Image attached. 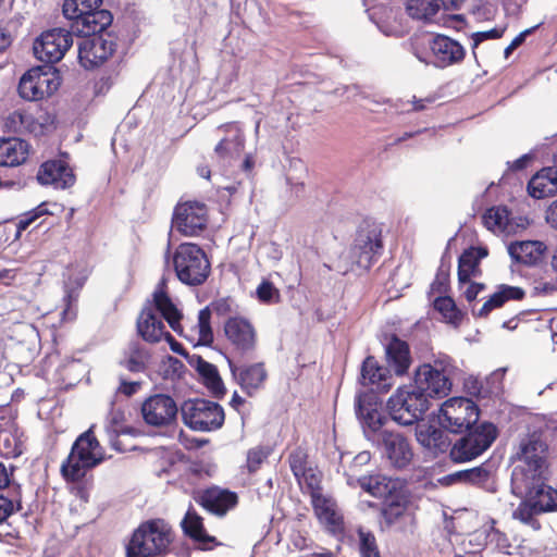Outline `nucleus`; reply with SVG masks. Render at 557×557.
Returning a JSON list of instances; mask_svg holds the SVG:
<instances>
[{
  "mask_svg": "<svg viewBox=\"0 0 557 557\" xmlns=\"http://www.w3.org/2000/svg\"><path fill=\"white\" fill-rule=\"evenodd\" d=\"M502 35H503V30H499L497 28H493V29L487 30V32L474 33L472 35L473 48H476L482 41H484L486 39H497V38H500Z\"/></svg>",
  "mask_w": 557,
  "mask_h": 557,
  "instance_id": "obj_61",
  "label": "nucleus"
},
{
  "mask_svg": "<svg viewBox=\"0 0 557 557\" xmlns=\"http://www.w3.org/2000/svg\"><path fill=\"white\" fill-rule=\"evenodd\" d=\"M288 463L295 478L300 480V474L309 469L307 450L300 446L296 447L288 456Z\"/></svg>",
  "mask_w": 557,
  "mask_h": 557,
  "instance_id": "obj_54",
  "label": "nucleus"
},
{
  "mask_svg": "<svg viewBox=\"0 0 557 557\" xmlns=\"http://www.w3.org/2000/svg\"><path fill=\"white\" fill-rule=\"evenodd\" d=\"M180 329L181 331H175L180 336L187 339L194 347L201 346L200 343H198L199 335L193 325H186L180 322Z\"/></svg>",
  "mask_w": 557,
  "mask_h": 557,
  "instance_id": "obj_60",
  "label": "nucleus"
},
{
  "mask_svg": "<svg viewBox=\"0 0 557 557\" xmlns=\"http://www.w3.org/2000/svg\"><path fill=\"white\" fill-rule=\"evenodd\" d=\"M175 540L172 525L162 518L143 521L132 533L125 557H164Z\"/></svg>",
  "mask_w": 557,
  "mask_h": 557,
  "instance_id": "obj_2",
  "label": "nucleus"
},
{
  "mask_svg": "<svg viewBox=\"0 0 557 557\" xmlns=\"http://www.w3.org/2000/svg\"><path fill=\"white\" fill-rule=\"evenodd\" d=\"M430 50L437 67L460 63L466 57L465 48L455 39L437 34L430 41Z\"/></svg>",
  "mask_w": 557,
  "mask_h": 557,
  "instance_id": "obj_22",
  "label": "nucleus"
},
{
  "mask_svg": "<svg viewBox=\"0 0 557 557\" xmlns=\"http://www.w3.org/2000/svg\"><path fill=\"white\" fill-rule=\"evenodd\" d=\"M453 369L450 362L445 359L422 363L414 372L413 387L429 401L445 398L451 392Z\"/></svg>",
  "mask_w": 557,
  "mask_h": 557,
  "instance_id": "obj_6",
  "label": "nucleus"
},
{
  "mask_svg": "<svg viewBox=\"0 0 557 557\" xmlns=\"http://www.w3.org/2000/svg\"><path fill=\"white\" fill-rule=\"evenodd\" d=\"M232 302L230 297L215 299L211 302L212 311L219 317H225L233 311Z\"/></svg>",
  "mask_w": 557,
  "mask_h": 557,
  "instance_id": "obj_59",
  "label": "nucleus"
},
{
  "mask_svg": "<svg viewBox=\"0 0 557 557\" xmlns=\"http://www.w3.org/2000/svg\"><path fill=\"white\" fill-rule=\"evenodd\" d=\"M491 474L492 465L490 461H485L478 467L447 474L442 478L440 482L444 485H451L457 482L471 485H484L490 480Z\"/></svg>",
  "mask_w": 557,
  "mask_h": 557,
  "instance_id": "obj_30",
  "label": "nucleus"
},
{
  "mask_svg": "<svg viewBox=\"0 0 557 557\" xmlns=\"http://www.w3.org/2000/svg\"><path fill=\"white\" fill-rule=\"evenodd\" d=\"M37 178L42 185H52L54 188H69L75 183V175L69 163L64 160H48L38 171Z\"/></svg>",
  "mask_w": 557,
  "mask_h": 557,
  "instance_id": "obj_24",
  "label": "nucleus"
},
{
  "mask_svg": "<svg viewBox=\"0 0 557 557\" xmlns=\"http://www.w3.org/2000/svg\"><path fill=\"white\" fill-rule=\"evenodd\" d=\"M438 10L437 0H408L406 4L408 15L418 21H432Z\"/></svg>",
  "mask_w": 557,
  "mask_h": 557,
  "instance_id": "obj_42",
  "label": "nucleus"
},
{
  "mask_svg": "<svg viewBox=\"0 0 557 557\" xmlns=\"http://www.w3.org/2000/svg\"><path fill=\"white\" fill-rule=\"evenodd\" d=\"M27 158V144L16 137L0 138V165L15 166Z\"/></svg>",
  "mask_w": 557,
  "mask_h": 557,
  "instance_id": "obj_36",
  "label": "nucleus"
},
{
  "mask_svg": "<svg viewBox=\"0 0 557 557\" xmlns=\"http://www.w3.org/2000/svg\"><path fill=\"white\" fill-rule=\"evenodd\" d=\"M484 226L492 232H508L510 230V211L505 206L487 209L482 215Z\"/></svg>",
  "mask_w": 557,
  "mask_h": 557,
  "instance_id": "obj_41",
  "label": "nucleus"
},
{
  "mask_svg": "<svg viewBox=\"0 0 557 557\" xmlns=\"http://www.w3.org/2000/svg\"><path fill=\"white\" fill-rule=\"evenodd\" d=\"M228 366L236 382L248 396H253L262 388L268 379L264 362L236 366L228 360Z\"/></svg>",
  "mask_w": 557,
  "mask_h": 557,
  "instance_id": "obj_23",
  "label": "nucleus"
},
{
  "mask_svg": "<svg viewBox=\"0 0 557 557\" xmlns=\"http://www.w3.org/2000/svg\"><path fill=\"white\" fill-rule=\"evenodd\" d=\"M360 487L377 498H386L396 490L397 483L383 474L363 475L358 479Z\"/></svg>",
  "mask_w": 557,
  "mask_h": 557,
  "instance_id": "obj_38",
  "label": "nucleus"
},
{
  "mask_svg": "<svg viewBox=\"0 0 557 557\" xmlns=\"http://www.w3.org/2000/svg\"><path fill=\"white\" fill-rule=\"evenodd\" d=\"M199 335L198 343L202 346H211L214 341L211 326V309L206 307L198 313L197 323L193 325Z\"/></svg>",
  "mask_w": 557,
  "mask_h": 557,
  "instance_id": "obj_47",
  "label": "nucleus"
},
{
  "mask_svg": "<svg viewBox=\"0 0 557 557\" xmlns=\"http://www.w3.org/2000/svg\"><path fill=\"white\" fill-rule=\"evenodd\" d=\"M545 220L552 228L557 231V199L554 200L546 209Z\"/></svg>",
  "mask_w": 557,
  "mask_h": 557,
  "instance_id": "obj_63",
  "label": "nucleus"
},
{
  "mask_svg": "<svg viewBox=\"0 0 557 557\" xmlns=\"http://www.w3.org/2000/svg\"><path fill=\"white\" fill-rule=\"evenodd\" d=\"M219 129L224 132L223 138L215 145L214 154L224 164H231L240 158L245 149V135L235 122L221 124Z\"/></svg>",
  "mask_w": 557,
  "mask_h": 557,
  "instance_id": "obj_19",
  "label": "nucleus"
},
{
  "mask_svg": "<svg viewBox=\"0 0 557 557\" xmlns=\"http://www.w3.org/2000/svg\"><path fill=\"white\" fill-rule=\"evenodd\" d=\"M430 401L412 387H399L387 400V410L393 421L400 425H412L422 420Z\"/></svg>",
  "mask_w": 557,
  "mask_h": 557,
  "instance_id": "obj_7",
  "label": "nucleus"
},
{
  "mask_svg": "<svg viewBox=\"0 0 557 557\" xmlns=\"http://www.w3.org/2000/svg\"><path fill=\"white\" fill-rule=\"evenodd\" d=\"M272 449L268 445H257L248 449L246 455V469L249 474L259 471L262 465L268 460Z\"/></svg>",
  "mask_w": 557,
  "mask_h": 557,
  "instance_id": "obj_49",
  "label": "nucleus"
},
{
  "mask_svg": "<svg viewBox=\"0 0 557 557\" xmlns=\"http://www.w3.org/2000/svg\"><path fill=\"white\" fill-rule=\"evenodd\" d=\"M359 555L360 557H381L375 535L371 531L359 528Z\"/></svg>",
  "mask_w": 557,
  "mask_h": 557,
  "instance_id": "obj_51",
  "label": "nucleus"
},
{
  "mask_svg": "<svg viewBox=\"0 0 557 557\" xmlns=\"http://www.w3.org/2000/svg\"><path fill=\"white\" fill-rule=\"evenodd\" d=\"M25 134L42 136L54 128L53 119L47 112H41L37 116L26 111Z\"/></svg>",
  "mask_w": 557,
  "mask_h": 557,
  "instance_id": "obj_45",
  "label": "nucleus"
},
{
  "mask_svg": "<svg viewBox=\"0 0 557 557\" xmlns=\"http://www.w3.org/2000/svg\"><path fill=\"white\" fill-rule=\"evenodd\" d=\"M383 250L382 227L376 223H366L357 231L349 253L359 268L369 271L379 261Z\"/></svg>",
  "mask_w": 557,
  "mask_h": 557,
  "instance_id": "obj_9",
  "label": "nucleus"
},
{
  "mask_svg": "<svg viewBox=\"0 0 557 557\" xmlns=\"http://www.w3.org/2000/svg\"><path fill=\"white\" fill-rule=\"evenodd\" d=\"M22 508L21 492H17L12 498L0 493V524L7 522L12 515L22 510Z\"/></svg>",
  "mask_w": 557,
  "mask_h": 557,
  "instance_id": "obj_53",
  "label": "nucleus"
},
{
  "mask_svg": "<svg viewBox=\"0 0 557 557\" xmlns=\"http://www.w3.org/2000/svg\"><path fill=\"white\" fill-rule=\"evenodd\" d=\"M47 203L42 202L35 207L34 209L24 212L17 218V222L15 224L16 226V234L15 238H20L22 232L26 231L35 221H37L42 215L49 214Z\"/></svg>",
  "mask_w": 557,
  "mask_h": 557,
  "instance_id": "obj_50",
  "label": "nucleus"
},
{
  "mask_svg": "<svg viewBox=\"0 0 557 557\" xmlns=\"http://www.w3.org/2000/svg\"><path fill=\"white\" fill-rule=\"evenodd\" d=\"M184 534L189 537L200 550H212L222 545L213 535H210L206 528L203 518L190 505L181 521Z\"/></svg>",
  "mask_w": 557,
  "mask_h": 557,
  "instance_id": "obj_20",
  "label": "nucleus"
},
{
  "mask_svg": "<svg viewBox=\"0 0 557 557\" xmlns=\"http://www.w3.org/2000/svg\"><path fill=\"white\" fill-rule=\"evenodd\" d=\"M557 292V278L549 282H541L534 286L536 295H552Z\"/></svg>",
  "mask_w": 557,
  "mask_h": 557,
  "instance_id": "obj_62",
  "label": "nucleus"
},
{
  "mask_svg": "<svg viewBox=\"0 0 557 557\" xmlns=\"http://www.w3.org/2000/svg\"><path fill=\"white\" fill-rule=\"evenodd\" d=\"M182 413L184 423L191 430L200 432L219 430L225 420L222 406L207 399H195L185 403Z\"/></svg>",
  "mask_w": 557,
  "mask_h": 557,
  "instance_id": "obj_13",
  "label": "nucleus"
},
{
  "mask_svg": "<svg viewBox=\"0 0 557 557\" xmlns=\"http://www.w3.org/2000/svg\"><path fill=\"white\" fill-rule=\"evenodd\" d=\"M450 447L449 457L455 463L471 461L485 453L498 436L497 426L487 421L467 430Z\"/></svg>",
  "mask_w": 557,
  "mask_h": 557,
  "instance_id": "obj_5",
  "label": "nucleus"
},
{
  "mask_svg": "<svg viewBox=\"0 0 557 557\" xmlns=\"http://www.w3.org/2000/svg\"><path fill=\"white\" fill-rule=\"evenodd\" d=\"M78 42V62L86 70H94L111 59L119 47V36L113 30H104L90 35H81Z\"/></svg>",
  "mask_w": 557,
  "mask_h": 557,
  "instance_id": "obj_8",
  "label": "nucleus"
},
{
  "mask_svg": "<svg viewBox=\"0 0 557 557\" xmlns=\"http://www.w3.org/2000/svg\"><path fill=\"white\" fill-rule=\"evenodd\" d=\"M528 193L534 199L557 196V168L546 166L536 172L528 183Z\"/></svg>",
  "mask_w": 557,
  "mask_h": 557,
  "instance_id": "obj_28",
  "label": "nucleus"
},
{
  "mask_svg": "<svg viewBox=\"0 0 557 557\" xmlns=\"http://www.w3.org/2000/svg\"><path fill=\"white\" fill-rule=\"evenodd\" d=\"M449 286V271L442 267L437 270L434 281L431 284V289L440 295L445 294Z\"/></svg>",
  "mask_w": 557,
  "mask_h": 557,
  "instance_id": "obj_57",
  "label": "nucleus"
},
{
  "mask_svg": "<svg viewBox=\"0 0 557 557\" xmlns=\"http://www.w3.org/2000/svg\"><path fill=\"white\" fill-rule=\"evenodd\" d=\"M156 309L161 313L163 319L169 323L173 331H181L180 321L183 315L173 304L169 295L164 290H157L153 294Z\"/></svg>",
  "mask_w": 557,
  "mask_h": 557,
  "instance_id": "obj_39",
  "label": "nucleus"
},
{
  "mask_svg": "<svg viewBox=\"0 0 557 557\" xmlns=\"http://www.w3.org/2000/svg\"><path fill=\"white\" fill-rule=\"evenodd\" d=\"M530 496L542 513L557 510V490L552 486L541 484Z\"/></svg>",
  "mask_w": 557,
  "mask_h": 557,
  "instance_id": "obj_43",
  "label": "nucleus"
},
{
  "mask_svg": "<svg viewBox=\"0 0 557 557\" xmlns=\"http://www.w3.org/2000/svg\"><path fill=\"white\" fill-rule=\"evenodd\" d=\"M541 513L542 512L539 510L537 506L530 496L527 500H523L519 504L517 509H515L512 512V517L525 524L531 525L533 529H540L541 524L535 519V517Z\"/></svg>",
  "mask_w": 557,
  "mask_h": 557,
  "instance_id": "obj_48",
  "label": "nucleus"
},
{
  "mask_svg": "<svg viewBox=\"0 0 557 557\" xmlns=\"http://www.w3.org/2000/svg\"><path fill=\"white\" fill-rule=\"evenodd\" d=\"M25 110H14L4 117L3 125L8 132L15 134H25Z\"/></svg>",
  "mask_w": 557,
  "mask_h": 557,
  "instance_id": "obj_55",
  "label": "nucleus"
},
{
  "mask_svg": "<svg viewBox=\"0 0 557 557\" xmlns=\"http://www.w3.org/2000/svg\"><path fill=\"white\" fill-rule=\"evenodd\" d=\"M150 352L138 342H131L123 351L120 366L133 373L145 372L150 361Z\"/></svg>",
  "mask_w": 557,
  "mask_h": 557,
  "instance_id": "obj_35",
  "label": "nucleus"
},
{
  "mask_svg": "<svg viewBox=\"0 0 557 557\" xmlns=\"http://www.w3.org/2000/svg\"><path fill=\"white\" fill-rule=\"evenodd\" d=\"M409 500L404 496H397L395 499L384 505L381 510L384 525L389 528L397 523L406 515Z\"/></svg>",
  "mask_w": 557,
  "mask_h": 557,
  "instance_id": "obj_44",
  "label": "nucleus"
},
{
  "mask_svg": "<svg viewBox=\"0 0 557 557\" xmlns=\"http://www.w3.org/2000/svg\"><path fill=\"white\" fill-rule=\"evenodd\" d=\"M194 500L209 513L222 518L237 507L239 497L236 492L212 485L195 493Z\"/></svg>",
  "mask_w": 557,
  "mask_h": 557,
  "instance_id": "obj_18",
  "label": "nucleus"
},
{
  "mask_svg": "<svg viewBox=\"0 0 557 557\" xmlns=\"http://www.w3.org/2000/svg\"><path fill=\"white\" fill-rule=\"evenodd\" d=\"M359 383L369 387V391H373L376 394L387 393L392 386V375L389 370L380 364L377 359L373 356H368L360 369Z\"/></svg>",
  "mask_w": 557,
  "mask_h": 557,
  "instance_id": "obj_21",
  "label": "nucleus"
},
{
  "mask_svg": "<svg viewBox=\"0 0 557 557\" xmlns=\"http://www.w3.org/2000/svg\"><path fill=\"white\" fill-rule=\"evenodd\" d=\"M257 296L260 301L270 304L273 300V297L276 296L275 302L280 299L278 290L274 287L273 283L270 281H263L257 287Z\"/></svg>",
  "mask_w": 557,
  "mask_h": 557,
  "instance_id": "obj_56",
  "label": "nucleus"
},
{
  "mask_svg": "<svg viewBox=\"0 0 557 557\" xmlns=\"http://www.w3.org/2000/svg\"><path fill=\"white\" fill-rule=\"evenodd\" d=\"M165 326L160 318L150 309H143L137 319V331L144 341L148 343L160 342L165 332Z\"/></svg>",
  "mask_w": 557,
  "mask_h": 557,
  "instance_id": "obj_33",
  "label": "nucleus"
},
{
  "mask_svg": "<svg viewBox=\"0 0 557 557\" xmlns=\"http://www.w3.org/2000/svg\"><path fill=\"white\" fill-rule=\"evenodd\" d=\"M223 333L236 356L248 358L255 354L258 346V333L247 318L242 315L227 318L223 324Z\"/></svg>",
  "mask_w": 557,
  "mask_h": 557,
  "instance_id": "obj_14",
  "label": "nucleus"
},
{
  "mask_svg": "<svg viewBox=\"0 0 557 557\" xmlns=\"http://www.w3.org/2000/svg\"><path fill=\"white\" fill-rule=\"evenodd\" d=\"M525 297V292L519 286H510L502 284L498 289L490 296V298L483 304L476 317L486 318L494 309L503 307L507 301L510 300H522Z\"/></svg>",
  "mask_w": 557,
  "mask_h": 557,
  "instance_id": "obj_32",
  "label": "nucleus"
},
{
  "mask_svg": "<svg viewBox=\"0 0 557 557\" xmlns=\"http://www.w3.org/2000/svg\"><path fill=\"white\" fill-rule=\"evenodd\" d=\"M61 81L53 66H35L28 70L20 79L18 94L29 101H39L53 95L60 87Z\"/></svg>",
  "mask_w": 557,
  "mask_h": 557,
  "instance_id": "obj_12",
  "label": "nucleus"
},
{
  "mask_svg": "<svg viewBox=\"0 0 557 557\" xmlns=\"http://www.w3.org/2000/svg\"><path fill=\"white\" fill-rule=\"evenodd\" d=\"M484 288V285L481 283L469 282L467 289L465 290V297L469 302H472L476 299L480 292Z\"/></svg>",
  "mask_w": 557,
  "mask_h": 557,
  "instance_id": "obj_64",
  "label": "nucleus"
},
{
  "mask_svg": "<svg viewBox=\"0 0 557 557\" xmlns=\"http://www.w3.org/2000/svg\"><path fill=\"white\" fill-rule=\"evenodd\" d=\"M547 247L540 240H527L510 244L508 250L512 259L525 265H536L544 257Z\"/></svg>",
  "mask_w": 557,
  "mask_h": 557,
  "instance_id": "obj_29",
  "label": "nucleus"
},
{
  "mask_svg": "<svg viewBox=\"0 0 557 557\" xmlns=\"http://www.w3.org/2000/svg\"><path fill=\"white\" fill-rule=\"evenodd\" d=\"M382 441L386 456L396 469H405L413 458L412 448L408 440L399 433L384 431Z\"/></svg>",
  "mask_w": 557,
  "mask_h": 557,
  "instance_id": "obj_26",
  "label": "nucleus"
},
{
  "mask_svg": "<svg viewBox=\"0 0 557 557\" xmlns=\"http://www.w3.org/2000/svg\"><path fill=\"white\" fill-rule=\"evenodd\" d=\"M434 309L437 310L443 319L455 326H458L462 321V313L457 308L454 299L449 296H438L434 300Z\"/></svg>",
  "mask_w": 557,
  "mask_h": 557,
  "instance_id": "obj_46",
  "label": "nucleus"
},
{
  "mask_svg": "<svg viewBox=\"0 0 557 557\" xmlns=\"http://www.w3.org/2000/svg\"><path fill=\"white\" fill-rule=\"evenodd\" d=\"M299 483L305 484L306 490L308 494L310 495L311 499L315 498L317 496H321L322 494V474L319 471H315L312 468L307 469L304 474H300V480H298Z\"/></svg>",
  "mask_w": 557,
  "mask_h": 557,
  "instance_id": "obj_52",
  "label": "nucleus"
},
{
  "mask_svg": "<svg viewBox=\"0 0 557 557\" xmlns=\"http://www.w3.org/2000/svg\"><path fill=\"white\" fill-rule=\"evenodd\" d=\"M104 460L106 453L92 424L76 437L67 457L61 463L60 473L66 483H82L87 473Z\"/></svg>",
  "mask_w": 557,
  "mask_h": 557,
  "instance_id": "obj_1",
  "label": "nucleus"
},
{
  "mask_svg": "<svg viewBox=\"0 0 557 557\" xmlns=\"http://www.w3.org/2000/svg\"><path fill=\"white\" fill-rule=\"evenodd\" d=\"M314 515L320 523L332 534H341L344 531L343 517L336 511L334 503L324 495L311 499Z\"/></svg>",
  "mask_w": 557,
  "mask_h": 557,
  "instance_id": "obj_27",
  "label": "nucleus"
},
{
  "mask_svg": "<svg viewBox=\"0 0 557 557\" xmlns=\"http://www.w3.org/2000/svg\"><path fill=\"white\" fill-rule=\"evenodd\" d=\"M386 359L388 366L392 367L397 375L407 373L410 364V349L407 342L393 336L386 346Z\"/></svg>",
  "mask_w": 557,
  "mask_h": 557,
  "instance_id": "obj_31",
  "label": "nucleus"
},
{
  "mask_svg": "<svg viewBox=\"0 0 557 557\" xmlns=\"http://www.w3.org/2000/svg\"><path fill=\"white\" fill-rule=\"evenodd\" d=\"M101 4L102 0H64L62 11L75 34L90 35L104 30L113 22L112 13L100 9Z\"/></svg>",
  "mask_w": 557,
  "mask_h": 557,
  "instance_id": "obj_3",
  "label": "nucleus"
},
{
  "mask_svg": "<svg viewBox=\"0 0 557 557\" xmlns=\"http://www.w3.org/2000/svg\"><path fill=\"white\" fill-rule=\"evenodd\" d=\"M480 408L465 397H453L441 406L438 423L451 433H461L479 423Z\"/></svg>",
  "mask_w": 557,
  "mask_h": 557,
  "instance_id": "obj_11",
  "label": "nucleus"
},
{
  "mask_svg": "<svg viewBox=\"0 0 557 557\" xmlns=\"http://www.w3.org/2000/svg\"><path fill=\"white\" fill-rule=\"evenodd\" d=\"M548 456V445L542 438L541 434L534 432L521 440L519 449L516 454V460L520 462L512 472L513 476L519 473L527 479L540 476L546 468Z\"/></svg>",
  "mask_w": 557,
  "mask_h": 557,
  "instance_id": "obj_10",
  "label": "nucleus"
},
{
  "mask_svg": "<svg viewBox=\"0 0 557 557\" xmlns=\"http://www.w3.org/2000/svg\"><path fill=\"white\" fill-rule=\"evenodd\" d=\"M539 26H540V24L535 25L533 27L527 28L523 32H521L519 35H517L511 40V42L505 48V51H504L505 58L507 59L513 52V50H516L518 47H520L525 41V38L529 35L533 34L534 30L539 28Z\"/></svg>",
  "mask_w": 557,
  "mask_h": 557,
  "instance_id": "obj_58",
  "label": "nucleus"
},
{
  "mask_svg": "<svg viewBox=\"0 0 557 557\" xmlns=\"http://www.w3.org/2000/svg\"><path fill=\"white\" fill-rule=\"evenodd\" d=\"M487 255L484 248L470 247L458 259V281L460 284L469 283L471 276L479 272V262Z\"/></svg>",
  "mask_w": 557,
  "mask_h": 557,
  "instance_id": "obj_37",
  "label": "nucleus"
},
{
  "mask_svg": "<svg viewBox=\"0 0 557 557\" xmlns=\"http://www.w3.org/2000/svg\"><path fill=\"white\" fill-rule=\"evenodd\" d=\"M418 441L435 454L446 453L453 446L445 431L433 426H429L426 431H421L418 434Z\"/></svg>",
  "mask_w": 557,
  "mask_h": 557,
  "instance_id": "obj_40",
  "label": "nucleus"
},
{
  "mask_svg": "<svg viewBox=\"0 0 557 557\" xmlns=\"http://www.w3.org/2000/svg\"><path fill=\"white\" fill-rule=\"evenodd\" d=\"M73 30L57 27L42 32L33 44L34 55L46 64L60 62L73 45Z\"/></svg>",
  "mask_w": 557,
  "mask_h": 557,
  "instance_id": "obj_15",
  "label": "nucleus"
},
{
  "mask_svg": "<svg viewBox=\"0 0 557 557\" xmlns=\"http://www.w3.org/2000/svg\"><path fill=\"white\" fill-rule=\"evenodd\" d=\"M196 370L201 376L202 384L208 388L211 395L219 399L223 398L226 394V388L219 374L218 368L202 359L200 356H197Z\"/></svg>",
  "mask_w": 557,
  "mask_h": 557,
  "instance_id": "obj_34",
  "label": "nucleus"
},
{
  "mask_svg": "<svg viewBox=\"0 0 557 557\" xmlns=\"http://www.w3.org/2000/svg\"><path fill=\"white\" fill-rule=\"evenodd\" d=\"M357 414L373 432L381 430L386 417L381 412L382 400L373 391L360 393L356 400Z\"/></svg>",
  "mask_w": 557,
  "mask_h": 557,
  "instance_id": "obj_25",
  "label": "nucleus"
},
{
  "mask_svg": "<svg viewBox=\"0 0 557 557\" xmlns=\"http://www.w3.org/2000/svg\"><path fill=\"white\" fill-rule=\"evenodd\" d=\"M140 412L147 425L161 429L176 422L178 408L170 395L154 394L143 401Z\"/></svg>",
  "mask_w": 557,
  "mask_h": 557,
  "instance_id": "obj_16",
  "label": "nucleus"
},
{
  "mask_svg": "<svg viewBox=\"0 0 557 557\" xmlns=\"http://www.w3.org/2000/svg\"><path fill=\"white\" fill-rule=\"evenodd\" d=\"M172 260L176 277L187 286H200L210 276V260L205 250L197 244H180L174 250Z\"/></svg>",
  "mask_w": 557,
  "mask_h": 557,
  "instance_id": "obj_4",
  "label": "nucleus"
},
{
  "mask_svg": "<svg viewBox=\"0 0 557 557\" xmlns=\"http://www.w3.org/2000/svg\"><path fill=\"white\" fill-rule=\"evenodd\" d=\"M172 224L182 235L198 236L207 228L208 208L199 201L178 203L174 209Z\"/></svg>",
  "mask_w": 557,
  "mask_h": 557,
  "instance_id": "obj_17",
  "label": "nucleus"
}]
</instances>
